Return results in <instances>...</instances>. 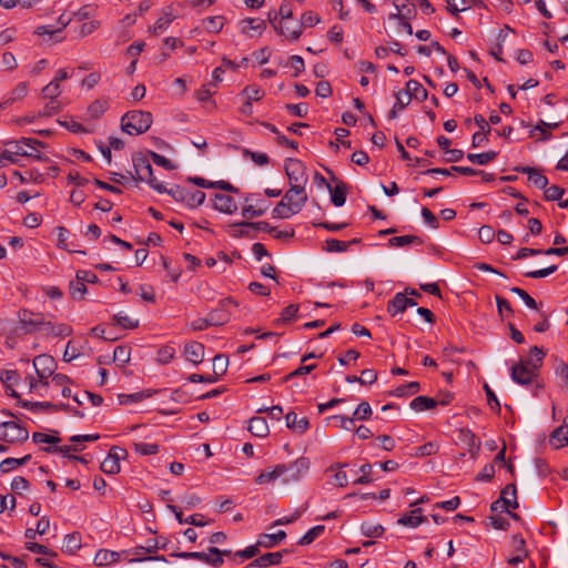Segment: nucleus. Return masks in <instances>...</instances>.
Here are the masks:
<instances>
[{"instance_id": "13", "label": "nucleus", "mask_w": 568, "mask_h": 568, "mask_svg": "<svg viewBox=\"0 0 568 568\" xmlns=\"http://www.w3.org/2000/svg\"><path fill=\"white\" fill-rule=\"evenodd\" d=\"M536 371V368L530 367L525 363H519L513 366L510 376L515 383L520 385H528L534 381Z\"/></svg>"}, {"instance_id": "26", "label": "nucleus", "mask_w": 568, "mask_h": 568, "mask_svg": "<svg viewBox=\"0 0 568 568\" xmlns=\"http://www.w3.org/2000/svg\"><path fill=\"white\" fill-rule=\"evenodd\" d=\"M425 520V517L422 516V510L419 508L413 509L408 514L403 515L398 519V524L403 526H409L415 528L419 526Z\"/></svg>"}, {"instance_id": "14", "label": "nucleus", "mask_w": 568, "mask_h": 568, "mask_svg": "<svg viewBox=\"0 0 568 568\" xmlns=\"http://www.w3.org/2000/svg\"><path fill=\"white\" fill-rule=\"evenodd\" d=\"M236 306L235 302L231 298H226L222 302L221 307L213 310L209 313V323L210 325H221L226 323L230 320V307Z\"/></svg>"}, {"instance_id": "57", "label": "nucleus", "mask_w": 568, "mask_h": 568, "mask_svg": "<svg viewBox=\"0 0 568 568\" xmlns=\"http://www.w3.org/2000/svg\"><path fill=\"white\" fill-rule=\"evenodd\" d=\"M321 22V18L314 13L313 11L304 12L301 17V20L298 22L300 26L303 28H312Z\"/></svg>"}, {"instance_id": "4", "label": "nucleus", "mask_w": 568, "mask_h": 568, "mask_svg": "<svg viewBox=\"0 0 568 568\" xmlns=\"http://www.w3.org/2000/svg\"><path fill=\"white\" fill-rule=\"evenodd\" d=\"M152 124V114L146 111H130L121 119L122 130L131 135L146 132Z\"/></svg>"}, {"instance_id": "33", "label": "nucleus", "mask_w": 568, "mask_h": 568, "mask_svg": "<svg viewBox=\"0 0 568 568\" xmlns=\"http://www.w3.org/2000/svg\"><path fill=\"white\" fill-rule=\"evenodd\" d=\"M396 102L390 111V118H395L398 111L404 110L412 101V95L405 90L398 91L396 94Z\"/></svg>"}, {"instance_id": "41", "label": "nucleus", "mask_w": 568, "mask_h": 568, "mask_svg": "<svg viewBox=\"0 0 568 568\" xmlns=\"http://www.w3.org/2000/svg\"><path fill=\"white\" fill-rule=\"evenodd\" d=\"M496 156H497V153L495 151L467 154L468 161L471 163L478 164V165H485V164L491 162Z\"/></svg>"}, {"instance_id": "52", "label": "nucleus", "mask_w": 568, "mask_h": 568, "mask_svg": "<svg viewBox=\"0 0 568 568\" xmlns=\"http://www.w3.org/2000/svg\"><path fill=\"white\" fill-rule=\"evenodd\" d=\"M206 559L204 562L211 566H221L223 564L222 550L216 547H210L207 551H205Z\"/></svg>"}, {"instance_id": "31", "label": "nucleus", "mask_w": 568, "mask_h": 568, "mask_svg": "<svg viewBox=\"0 0 568 568\" xmlns=\"http://www.w3.org/2000/svg\"><path fill=\"white\" fill-rule=\"evenodd\" d=\"M436 405L437 402L427 396H417L410 402V408L415 412H424L434 408Z\"/></svg>"}, {"instance_id": "54", "label": "nucleus", "mask_w": 568, "mask_h": 568, "mask_svg": "<svg viewBox=\"0 0 568 568\" xmlns=\"http://www.w3.org/2000/svg\"><path fill=\"white\" fill-rule=\"evenodd\" d=\"M186 200L184 201L189 206H200L205 200V193L202 191H186Z\"/></svg>"}, {"instance_id": "63", "label": "nucleus", "mask_w": 568, "mask_h": 568, "mask_svg": "<svg viewBox=\"0 0 568 568\" xmlns=\"http://www.w3.org/2000/svg\"><path fill=\"white\" fill-rule=\"evenodd\" d=\"M60 84L53 80L50 83H48L42 90V94L47 99H55L60 94Z\"/></svg>"}, {"instance_id": "3", "label": "nucleus", "mask_w": 568, "mask_h": 568, "mask_svg": "<svg viewBox=\"0 0 568 568\" xmlns=\"http://www.w3.org/2000/svg\"><path fill=\"white\" fill-rule=\"evenodd\" d=\"M307 202V193L305 189L290 186L283 199L276 204L272 211L275 219L287 220L300 213Z\"/></svg>"}, {"instance_id": "28", "label": "nucleus", "mask_w": 568, "mask_h": 568, "mask_svg": "<svg viewBox=\"0 0 568 568\" xmlns=\"http://www.w3.org/2000/svg\"><path fill=\"white\" fill-rule=\"evenodd\" d=\"M174 19H175V17L173 16V13L171 11H164L160 16V18L155 21L151 31L155 36H159L160 33L164 32L170 27V24L173 22Z\"/></svg>"}, {"instance_id": "47", "label": "nucleus", "mask_w": 568, "mask_h": 568, "mask_svg": "<svg viewBox=\"0 0 568 568\" xmlns=\"http://www.w3.org/2000/svg\"><path fill=\"white\" fill-rule=\"evenodd\" d=\"M283 558L282 552H268L258 558H256V564L258 567H268L272 565H278Z\"/></svg>"}, {"instance_id": "5", "label": "nucleus", "mask_w": 568, "mask_h": 568, "mask_svg": "<svg viewBox=\"0 0 568 568\" xmlns=\"http://www.w3.org/2000/svg\"><path fill=\"white\" fill-rule=\"evenodd\" d=\"M133 166L136 180L148 183L153 190H155L159 193L166 191V186L163 183H160L153 176L152 165L146 158L142 155L134 156Z\"/></svg>"}, {"instance_id": "36", "label": "nucleus", "mask_w": 568, "mask_h": 568, "mask_svg": "<svg viewBox=\"0 0 568 568\" xmlns=\"http://www.w3.org/2000/svg\"><path fill=\"white\" fill-rule=\"evenodd\" d=\"M251 229V222H237L229 225V234L232 237L240 239L248 236V230Z\"/></svg>"}, {"instance_id": "38", "label": "nucleus", "mask_w": 568, "mask_h": 568, "mask_svg": "<svg viewBox=\"0 0 568 568\" xmlns=\"http://www.w3.org/2000/svg\"><path fill=\"white\" fill-rule=\"evenodd\" d=\"M405 294L397 293L394 298L388 303L387 311L392 316L403 313L406 310L405 306Z\"/></svg>"}, {"instance_id": "27", "label": "nucleus", "mask_w": 568, "mask_h": 568, "mask_svg": "<svg viewBox=\"0 0 568 568\" xmlns=\"http://www.w3.org/2000/svg\"><path fill=\"white\" fill-rule=\"evenodd\" d=\"M70 379L64 374H55L51 379V387L53 389H60L61 395L64 398H69L71 396V389L68 387Z\"/></svg>"}, {"instance_id": "32", "label": "nucleus", "mask_w": 568, "mask_h": 568, "mask_svg": "<svg viewBox=\"0 0 568 568\" xmlns=\"http://www.w3.org/2000/svg\"><path fill=\"white\" fill-rule=\"evenodd\" d=\"M120 555L115 551L106 549L99 550L94 556V564L98 566H106L119 560Z\"/></svg>"}, {"instance_id": "25", "label": "nucleus", "mask_w": 568, "mask_h": 568, "mask_svg": "<svg viewBox=\"0 0 568 568\" xmlns=\"http://www.w3.org/2000/svg\"><path fill=\"white\" fill-rule=\"evenodd\" d=\"M521 173L527 174L528 181L538 189H546L548 185V179L537 169L524 166L518 170Z\"/></svg>"}, {"instance_id": "64", "label": "nucleus", "mask_w": 568, "mask_h": 568, "mask_svg": "<svg viewBox=\"0 0 568 568\" xmlns=\"http://www.w3.org/2000/svg\"><path fill=\"white\" fill-rule=\"evenodd\" d=\"M87 292L84 283L77 278L75 282L70 284V293L73 298L81 300Z\"/></svg>"}, {"instance_id": "62", "label": "nucleus", "mask_w": 568, "mask_h": 568, "mask_svg": "<svg viewBox=\"0 0 568 568\" xmlns=\"http://www.w3.org/2000/svg\"><path fill=\"white\" fill-rule=\"evenodd\" d=\"M448 10L456 14L458 12L466 11L469 8L467 0H447Z\"/></svg>"}, {"instance_id": "55", "label": "nucleus", "mask_w": 568, "mask_h": 568, "mask_svg": "<svg viewBox=\"0 0 568 568\" xmlns=\"http://www.w3.org/2000/svg\"><path fill=\"white\" fill-rule=\"evenodd\" d=\"M373 414L372 407L367 402H362L353 413V417L359 420L368 419Z\"/></svg>"}, {"instance_id": "7", "label": "nucleus", "mask_w": 568, "mask_h": 568, "mask_svg": "<svg viewBox=\"0 0 568 568\" xmlns=\"http://www.w3.org/2000/svg\"><path fill=\"white\" fill-rule=\"evenodd\" d=\"M518 507L517 496H516V486L514 484L507 485L499 497L498 500L491 504L493 511H507L513 518H517V515L510 513V508L515 509Z\"/></svg>"}, {"instance_id": "53", "label": "nucleus", "mask_w": 568, "mask_h": 568, "mask_svg": "<svg viewBox=\"0 0 568 568\" xmlns=\"http://www.w3.org/2000/svg\"><path fill=\"white\" fill-rule=\"evenodd\" d=\"M241 95L253 102L261 100L264 97V91L256 85H248L242 91Z\"/></svg>"}, {"instance_id": "58", "label": "nucleus", "mask_w": 568, "mask_h": 568, "mask_svg": "<svg viewBox=\"0 0 568 568\" xmlns=\"http://www.w3.org/2000/svg\"><path fill=\"white\" fill-rule=\"evenodd\" d=\"M372 465L371 464H364L359 467L358 471L361 473V476L355 480V484H369L374 480L372 477Z\"/></svg>"}, {"instance_id": "22", "label": "nucleus", "mask_w": 568, "mask_h": 568, "mask_svg": "<svg viewBox=\"0 0 568 568\" xmlns=\"http://www.w3.org/2000/svg\"><path fill=\"white\" fill-rule=\"evenodd\" d=\"M248 430L257 437H266L270 434V427L264 417L254 416L248 422Z\"/></svg>"}, {"instance_id": "56", "label": "nucleus", "mask_w": 568, "mask_h": 568, "mask_svg": "<svg viewBox=\"0 0 568 568\" xmlns=\"http://www.w3.org/2000/svg\"><path fill=\"white\" fill-rule=\"evenodd\" d=\"M134 450L143 456L154 455L159 452V445L151 443H135Z\"/></svg>"}, {"instance_id": "30", "label": "nucleus", "mask_w": 568, "mask_h": 568, "mask_svg": "<svg viewBox=\"0 0 568 568\" xmlns=\"http://www.w3.org/2000/svg\"><path fill=\"white\" fill-rule=\"evenodd\" d=\"M31 458V455H26L22 458H6L0 463V471L9 473L19 466L26 465Z\"/></svg>"}, {"instance_id": "61", "label": "nucleus", "mask_w": 568, "mask_h": 568, "mask_svg": "<svg viewBox=\"0 0 568 568\" xmlns=\"http://www.w3.org/2000/svg\"><path fill=\"white\" fill-rule=\"evenodd\" d=\"M510 292L515 293L516 295H518L523 302L531 310H537V303L536 301L524 290L519 288V287H511L510 288Z\"/></svg>"}, {"instance_id": "15", "label": "nucleus", "mask_w": 568, "mask_h": 568, "mask_svg": "<svg viewBox=\"0 0 568 568\" xmlns=\"http://www.w3.org/2000/svg\"><path fill=\"white\" fill-rule=\"evenodd\" d=\"M213 207L221 213L230 215L237 211L235 200L231 195L224 193H216L214 195Z\"/></svg>"}, {"instance_id": "59", "label": "nucleus", "mask_w": 568, "mask_h": 568, "mask_svg": "<svg viewBox=\"0 0 568 568\" xmlns=\"http://www.w3.org/2000/svg\"><path fill=\"white\" fill-rule=\"evenodd\" d=\"M297 312H298V306L296 304H291L283 310V312L281 313V316L277 318V322L278 323L290 322L296 317Z\"/></svg>"}, {"instance_id": "60", "label": "nucleus", "mask_w": 568, "mask_h": 568, "mask_svg": "<svg viewBox=\"0 0 568 568\" xmlns=\"http://www.w3.org/2000/svg\"><path fill=\"white\" fill-rule=\"evenodd\" d=\"M175 356V351L171 346H164L158 352V362L161 364H169Z\"/></svg>"}, {"instance_id": "49", "label": "nucleus", "mask_w": 568, "mask_h": 568, "mask_svg": "<svg viewBox=\"0 0 568 568\" xmlns=\"http://www.w3.org/2000/svg\"><path fill=\"white\" fill-rule=\"evenodd\" d=\"M325 530L323 525H317L311 528L302 538L298 540V544L302 546H306L312 544L316 538H318Z\"/></svg>"}, {"instance_id": "29", "label": "nucleus", "mask_w": 568, "mask_h": 568, "mask_svg": "<svg viewBox=\"0 0 568 568\" xmlns=\"http://www.w3.org/2000/svg\"><path fill=\"white\" fill-rule=\"evenodd\" d=\"M285 537L286 534L284 530H278L274 534H264L260 537L258 545L265 548H271L280 544Z\"/></svg>"}, {"instance_id": "2", "label": "nucleus", "mask_w": 568, "mask_h": 568, "mask_svg": "<svg viewBox=\"0 0 568 568\" xmlns=\"http://www.w3.org/2000/svg\"><path fill=\"white\" fill-rule=\"evenodd\" d=\"M42 146V142L31 138L7 141L4 143L3 156L11 163H17L19 156L44 161L45 156L40 152V148Z\"/></svg>"}, {"instance_id": "16", "label": "nucleus", "mask_w": 568, "mask_h": 568, "mask_svg": "<svg viewBox=\"0 0 568 568\" xmlns=\"http://www.w3.org/2000/svg\"><path fill=\"white\" fill-rule=\"evenodd\" d=\"M109 106V98L97 99L89 104L85 116L90 120L100 119L108 111Z\"/></svg>"}, {"instance_id": "48", "label": "nucleus", "mask_w": 568, "mask_h": 568, "mask_svg": "<svg viewBox=\"0 0 568 568\" xmlns=\"http://www.w3.org/2000/svg\"><path fill=\"white\" fill-rule=\"evenodd\" d=\"M331 200L337 207L343 206L346 202V189L344 184H338L331 189Z\"/></svg>"}, {"instance_id": "40", "label": "nucleus", "mask_w": 568, "mask_h": 568, "mask_svg": "<svg viewBox=\"0 0 568 568\" xmlns=\"http://www.w3.org/2000/svg\"><path fill=\"white\" fill-rule=\"evenodd\" d=\"M419 390V383L418 382H409L407 384L400 385L396 387L392 395L396 397H405L416 394Z\"/></svg>"}, {"instance_id": "51", "label": "nucleus", "mask_w": 568, "mask_h": 568, "mask_svg": "<svg viewBox=\"0 0 568 568\" xmlns=\"http://www.w3.org/2000/svg\"><path fill=\"white\" fill-rule=\"evenodd\" d=\"M407 93H409L412 97L418 99V98H425L427 95L426 90L423 88V85L416 81V80H409L406 82V87L404 89Z\"/></svg>"}, {"instance_id": "21", "label": "nucleus", "mask_w": 568, "mask_h": 568, "mask_svg": "<svg viewBox=\"0 0 568 568\" xmlns=\"http://www.w3.org/2000/svg\"><path fill=\"white\" fill-rule=\"evenodd\" d=\"M549 444L556 449L568 445V424L566 420H564V425L551 433Z\"/></svg>"}, {"instance_id": "46", "label": "nucleus", "mask_w": 568, "mask_h": 568, "mask_svg": "<svg viewBox=\"0 0 568 568\" xmlns=\"http://www.w3.org/2000/svg\"><path fill=\"white\" fill-rule=\"evenodd\" d=\"M113 362H115L119 366H124L130 362L131 358V349L128 346H118L113 352Z\"/></svg>"}, {"instance_id": "24", "label": "nucleus", "mask_w": 568, "mask_h": 568, "mask_svg": "<svg viewBox=\"0 0 568 568\" xmlns=\"http://www.w3.org/2000/svg\"><path fill=\"white\" fill-rule=\"evenodd\" d=\"M285 420L286 426L298 434L306 432L310 426L308 419L306 417L298 418L297 415L293 412L286 414Z\"/></svg>"}, {"instance_id": "35", "label": "nucleus", "mask_w": 568, "mask_h": 568, "mask_svg": "<svg viewBox=\"0 0 568 568\" xmlns=\"http://www.w3.org/2000/svg\"><path fill=\"white\" fill-rule=\"evenodd\" d=\"M70 22V19H63V17H60L58 27L53 26H39L36 29V33L38 36H52L55 32H61Z\"/></svg>"}, {"instance_id": "42", "label": "nucleus", "mask_w": 568, "mask_h": 568, "mask_svg": "<svg viewBox=\"0 0 568 568\" xmlns=\"http://www.w3.org/2000/svg\"><path fill=\"white\" fill-rule=\"evenodd\" d=\"M20 321L26 327H29V331L41 332L43 321L40 317H34L31 313L24 311L20 316Z\"/></svg>"}, {"instance_id": "45", "label": "nucleus", "mask_w": 568, "mask_h": 568, "mask_svg": "<svg viewBox=\"0 0 568 568\" xmlns=\"http://www.w3.org/2000/svg\"><path fill=\"white\" fill-rule=\"evenodd\" d=\"M545 355L544 349L534 346L530 348L529 357L526 359L525 364L537 369L541 365Z\"/></svg>"}, {"instance_id": "8", "label": "nucleus", "mask_w": 568, "mask_h": 568, "mask_svg": "<svg viewBox=\"0 0 568 568\" xmlns=\"http://www.w3.org/2000/svg\"><path fill=\"white\" fill-rule=\"evenodd\" d=\"M28 437V430L14 422H3L0 424V440L16 444L26 442Z\"/></svg>"}, {"instance_id": "44", "label": "nucleus", "mask_w": 568, "mask_h": 568, "mask_svg": "<svg viewBox=\"0 0 568 568\" xmlns=\"http://www.w3.org/2000/svg\"><path fill=\"white\" fill-rule=\"evenodd\" d=\"M203 27L207 32L217 33L224 27V18L222 16L206 18L203 20Z\"/></svg>"}, {"instance_id": "10", "label": "nucleus", "mask_w": 568, "mask_h": 568, "mask_svg": "<svg viewBox=\"0 0 568 568\" xmlns=\"http://www.w3.org/2000/svg\"><path fill=\"white\" fill-rule=\"evenodd\" d=\"M271 22L278 34L283 36L288 41L295 42L302 36V26H300L297 21L284 20L277 22V20L274 19L271 20Z\"/></svg>"}, {"instance_id": "9", "label": "nucleus", "mask_w": 568, "mask_h": 568, "mask_svg": "<svg viewBox=\"0 0 568 568\" xmlns=\"http://www.w3.org/2000/svg\"><path fill=\"white\" fill-rule=\"evenodd\" d=\"M268 209V203L261 199L258 194L251 193L244 196L242 215L245 217L262 216Z\"/></svg>"}, {"instance_id": "19", "label": "nucleus", "mask_w": 568, "mask_h": 568, "mask_svg": "<svg viewBox=\"0 0 568 568\" xmlns=\"http://www.w3.org/2000/svg\"><path fill=\"white\" fill-rule=\"evenodd\" d=\"M28 94V84L20 82L14 89L10 91L7 98L0 103V109H6L9 105L22 101Z\"/></svg>"}, {"instance_id": "11", "label": "nucleus", "mask_w": 568, "mask_h": 568, "mask_svg": "<svg viewBox=\"0 0 568 568\" xmlns=\"http://www.w3.org/2000/svg\"><path fill=\"white\" fill-rule=\"evenodd\" d=\"M33 367L40 382L48 384V378L54 373L55 362L50 355H39L33 359Z\"/></svg>"}, {"instance_id": "1", "label": "nucleus", "mask_w": 568, "mask_h": 568, "mask_svg": "<svg viewBox=\"0 0 568 568\" xmlns=\"http://www.w3.org/2000/svg\"><path fill=\"white\" fill-rule=\"evenodd\" d=\"M311 467V462L307 457H298L288 464H277L273 467L266 468L255 478L258 485L272 484L281 480L283 485H288L300 481L306 476Z\"/></svg>"}, {"instance_id": "37", "label": "nucleus", "mask_w": 568, "mask_h": 568, "mask_svg": "<svg viewBox=\"0 0 568 568\" xmlns=\"http://www.w3.org/2000/svg\"><path fill=\"white\" fill-rule=\"evenodd\" d=\"M81 547V537L78 534H69L63 539L62 550L74 554Z\"/></svg>"}, {"instance_id": "17", "label": "nucleus", "mask_w": 568, "mask_h": 568, "mask_svg": "<svg viewBox=\"0 0 568 568\" xmlns=\"http://www.w3.org/2000/svg\"><path fill=\"white\" fill-rule=\"evenodd\" d=\"M185 358L194 365L204 359V346L199 342H190L184 346Z\"/></svg>"}, {"instance_id": "18", "label": "nucleus", "mask_w": 568, "mask_h": 568, "mask_svg": "<svg viewBox=\"0 0 568 568\" xmlns=\"http://www.w3.org/2000/svg\"><path fill=\"white\" fill-rule=\"evenodd\" d=\"M20 381V376L17 371L14 369H6L0 375V382L4 385L8 394L11 397L18 398L19 395L14 389V386L18 385Z\"/></svg>"}, {"instance_id": "20", "label": "nucleus", "mask_w": 568, "mask_h": 568, "mask_svg": "<svg viewBox=\"0 0 568 568\" xmlns=\"http://www.w3.org/2000/svg\"><path fill=\"white\" fill-rule=\"evenodd\" d=\"M41 332L52 336L65 337L72 333V328L71 326L63 323H52L43 321Z\"/></svg>"}, {"instance_id": "34", "label": "nucleus", "mask_w": 568, "mask_h": 568, "mask_svg": "<svg viewBox=\"0 0 568 568\" xmlns=\"http://www.w3.org/2000/svg\"><path fill=\"white\" fill-rule=\"evenodd\" d=\"M355 243H358L357 239H354V240L348 241V242L339 241V240H336V239H329V240H327L325 242V250L327 252H336V253L345 252V251L348 250V247L352 244H355Z\"/></svg>"}, {"instance_id": "50", "label": "nucleus", "mask_w": 568, "mask_h": 568, "mask_svg": "<svg viewBox=\"0 0 568 568\" xmlns=\"http://www.w3.org/2000/svg\"><path fill=\"white\" fill-rule=\"evenodd\" d=\"M27 387H28V393H37L41 396H43L44 394L42 393L43 389H47L49 387V383L48 384H43L40 382V378L38 377L37 379L32 376H28L26 377V381H24Z\"/></svg>"}, {"instance_id": "6", "label": "nucleus", "mask_w": 568, "mask_h": 568, "mask_svg": "<svg viewBox=\"0 0 568 568\" xmlns=\"http://www.w3.org/2000/svg\"><path fill=\"white\" fill-rule=\"evenodd\" d=\"M285 172L290 182V186L305 189L308 176L305 172L304 164L296 159H287L285 161Z\"/></svg>"}, {"instance_id": "43", "label": "nucleus", "mask_w": 568, "mask_h": 568, "mask_svg": "<svg viewBox=\"0 0 568 568\" xmlns=\"http://www.w3.org/2000/svg\"><path fill=\"white\" fill-rule=\"evenodd\" d=\"M422 241L415 235H400L389 239V245L395 247H404L412 244H420Z\"/></svg>"}, {"instance_id": "23", "label": "nucleus", "mask_w": 568, "mask_h": 568, "mask_svg": "<svg viewBox=\"0 0 568 568\" xmlns=\"http://www.w3.org/2000/svg\"><path fill=\"white\" fill-rule=\"evenodd\" d=\"M120 469V457H116V449H111L101 463V470L106 475H115Z\"/></svg>"}, {"instance_id": "12", "label": "nucleus", "mask_w": 568, "mask_h": 568, "mask_svg": "<svg viewBox=\"0 0 568 568\" xmlns=\"http://www.w3.org/2000/svg\"><path fill=\"white\" fill-rule=\"evenodd\" d=\"M240 31L248 38L260 37L266 29L264 20L258 18H245L239 23Z\"/></svg>"}, {"instance_id": "39", "label": "nucleus", "mask_w": 568, "mask_h": 568, "mask_svg": "<svg viewBox=\"0 0 568 568\" xmlns=\"http://www.w3.org/2000/svg\"><path fill=\"white\" fill-rule=\"evenodd\" d=\"M113 320L118 325L126 329H133L139 326V320L133 318L124 312H119L114 315Z\"/></svg>"}]
</instances>
